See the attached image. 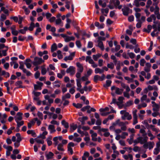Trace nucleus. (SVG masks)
I'll return each instance as SVG.
<instances>
[{"instance_id": "obj_58", "label": "nucleus", "mask_w": 160, "mask_h": 160, "mask_svg": "<svg viewBox=\"0 0 160 160\" xmlns=\"http://www.w3.org/2000/svg\"><path fill=\"white\" fill-rule=\"evenodd\" d=\"M146 62L145 60L144 59H141L140 61V65L142 66H144V63Z\"/></svg>"}, {"instance_id": "obj_64", "label": "nucleus", "mask_w": 160, "mask_h": 160, "mask_svg": "<svg viewBox=\"0 0 160 160\" xmlns=\"http://www.w3.org/2000/svg\"><path fill=\"white\" fill-rule=\"evenodd\" d=\"M45 16L47 19H48L52 16V15L51 13L47 12L45 14Z\"/></svg>"}, {"instance_id": "obj_52", "label": "nucleus", "mask_w": 160, "mask_h": 160, "mask_svg": "<svg viewBox=\"0 0 160 160\" xmlns=\"http://www.w3.org/2000/svg\"><path fill=\"white\" fill-rule=\"evenodd\" d=\"M160 151V149L158 148H155L154 150L153 153L155 155L158 154Z\"/></svg>"}, {"instance_id": "obj_26", "label": "nucleus", "mask_w": 160, "mask_h": 160, "mask_svg": "<svg viewBox=\"0 0 160 160\" xmlns=\"http://www.w3.org/2000/svg\"><path fill=\"white\" fill-rule=\"evenodd\" d=\"M61 123L62 125L64 126L65 128H69L68 123L65 120H62L61 122Z\"/></svg>"}, {"instance_id": "obj_61", "label": "nucleus", "mask_w": 160, "mask_h": 160, "mask_svg": "<svg viewBox=\"0 0 160 160\" xmlns=\"http://www.w3.org/2000/svg\"><path fill=\"white\" fill-rule=\"evenodd\" d=\"M41 30L42 29L40 28H38L36 31V32L35 33V35H37L38 33L41 32Z\"/></svg>"}, {"instance_id": "obj_1", "label": "nucleus", "mask_w": 160, "mask_h": 160, "mask_svg": "<svg viewBox=\"0 0 160 160\" xmlns=\"http://www.w3.org/2000/svg\"><path fill=\"white\" fill-rule=\"evenodd\" d=\"M148 137H139L137 139L133 141V142L135 144L140 143V144H142L146 143L148 139Z\"/></svg>"}, {"instance_id": "obj_34", "label": "nucleus", "mask_w": 160, "mask_h": 160, "mask_svg": "<svg viewBox=\"0 0 160 160\" xmlns=\"http://www.w3.org/2000/svg\"><path fill=\"white\" fill-rule=\"evenodd\" d=\"M35 26L34 23L33 22H32L30 24V26L28 28V30L30 31H32L33 30L34 28L35 27Z\"/></svg>"}, {"instance_id": "obj_48", "label": "nucleus", "mask_w": 160, "mask_h": 160, "mask_svg": "<svg viewBox=\"0 0 160 160\" xmlns=\"http://www.w3.org/2000/svg\"><path fill=\"white\" fill-rule=\"evenodd\" d=\"M109 108L108 107H106L104 108H101L99 109L100 112H104L106 111H108L109 110Z\"/></svg>"}, {"instance_id": "obj_39", "label": "nucleus", "mask_w": 160, "mask_h": 160, "mask_svg": "<svg viewBox=\"0 0 160 160\" xmlns=\"http://www.w3.org/2000/svg\"><path fill=\"white\" fill-rule=\"evenodd\" d=\"M76 81H77V87H78V88H81L82 87V85H81V79H76Z\"/></svg>"}, {"instance_id": "obj_57", "label": "nucleus", "mask_w": 160, "mask_h": 160, "mask_svg": "<svg viewBox=\"0 0 160 160\" xmlns=\"http://www.w3.org/2000/svg\"><path fill=\"white\" fill-rule=\"evenodd\" d=\"M73 140L74 142H79L82 141V138H73Z\"/></svg>"}, {"instance_id": "obj_3", "label": "nucleus", "mask_w": 160, "mask_h": 160, "mask_svg": "<svg viewBox=\"0 0 160 160\" xmlns=\"http://www.w3.org/2000/svg\"><path fill=\"white\" fill-rule=\"evenodd\" d=\"M122 11L123 14L126 16H128L130 12H132L131 10H130L129 8L125 5L123 6V8H122Z\"/></svg>"}, {"instance_id": "obj_21", "label": "nucleus", "mask_w": 160, "mask_h": 160, "mask_svg": "<svg viewBox=\"0 0 160 160\" xmlns=\"http://www.w3.org/2000/svg\"><path fill=\"white\" fill-rule=\"evenodd\" d=\"M98 42V46L102 50H103L104 49V46H103V42L102 41H97Z\"/></svg>"}, {"instance_id": "obj_53", "label": "nucleus", "mask_w": 160, "mask_h": 160, "mask_svg": "<svg viewBox=\"0 0 160 160\" xmlns=\"http://www.w3.org/2000/svg\"><path fill=\"white\" fill-rule=\"evenodd\" d=\"M133 104V101H129L127 102L125 104V106L126 107H129Z\"/></svg>"}, {"instance_id": "obj_8", "label": "nucleus", "mask_w": 160, "mask_h": 160, "mask_svg": "<svg viewBox=\"0 0 160 160\" xmlns=\"http://www.w3.org/2000/svg\"><path fill=\"white\" fill-rule=\"evenodd\" d=\"M37 84H34V88L35 90H41L42 88L41 87L42 86L43 84L42 82H37Z\"/></svg>"}, {"instance_id": "obj_54", "label": "nucleus", "mask_w": 160, "mask_h": 160, "mask_svg": "<svg viewBox=\"0 0 160 160\" xmlns=\"http://www.w3.org/2000/svg\"><path fill=\"white\" fill-rule=\"evenodd\" d=\"M128 54L130 58L132 59L134 58L135 56V54L133 52H128Z\"/></svg>"}, {"instance_id": "obj_16", "label": "nucleus", "mask_w": 160, "mask_h": 160, "mask_svg": "<svg viewBox=\"0 0 160 160\" xmlns=\"http://www.w3.org/2000/svg\"><path fill=\"white\" fill-rule=\"evenodd\" d=\"M152 107L153 111H159L160 106L158 104H156L154 105H152Z\"/></svg>"}, {"instance_id": "obj_20", "label": "nucleus", "mask_w": 160, "mask_h": 160, "mask_svg": "<svg viewBox=\"0 0 160 160\" xmlns=\"http://www.w3.org/2000/svg\"><path fill=\"white\" fill-rule=\"evenodd\" d=\"M45 65H43L41 67V74L42 75H45L47 72V70L45 68Z\"/></svg>"}, {"instance_id": "obj_33", "label": "nucleus", "mask_w": 160, "mask_h": 160, "mask_svg": "<svg viewBox=\"0 0 160 160\" xmlns=\"http://www.w3.org/2000/svg\"><path fill=\"white\" fill-rule=\"evenodd\" d=\"M107 67L108 68L112 69H113L114 67V64L112 62H111L107 64Z\"/></svg>"}, {"instance_id": "obj_35", "label": "nucleus", "mask_w": 160, "mask_h": 160, "mask_svg": "<svg viewBox=\"0 0 160 160\" xmlns=\"http://www.w3.org/2000/svg\"><path fill=\"white\" fill-rule=\"evenodd\" d=\"M27 132L28 134H31L32 136L34 137H36V133L33 130H28L27 131Z\"/></svg>"}, {"instance_id": "obj_47", "label": "nucleus", "mask_w": 160, "mask_h": 160, "mask_svg": "<svg viewBox=\"0 0 160 160\" xmlns=\"http://www.w3.org/2000/svg\"><path fill=\"white\" fill-rule=\"evenodd\" d=\"M2 75H4L5 77L6 78L9 77L10 76L9 73L8 72H6L4 70L2 71Z\"/></svg>"}, {"instance_id": "obj_51", "label": "nucleus", "mask_w": 160, "mask_h": 160, "mask_svg": "<svg viewBox=\"0 0 160 160\" xmlns=\"http://www.w3.org/2000/svg\"><path fill=\"white\" fill-rule=\"evenodd\" d=\"M154 112L152 113V116L154 117H155L158 115H159V111H153Z\"/></svg>"}, {"instance_id": "obj_27", "label": "nucleus", "mask_w": 160, "mask_h": 160, "mask_svg": "<svg viewBox=\"0 0 160 160\" xmlns=\"http://www.w3.org/2000/svg\"><path fill=\"white\" fill-rule=\"evenodd\" d=\"M52 138V137L51 136H49L47 139V142L49 146L51 145L52 144V142L51 140Z\"/></svg>"}, {"instance_id": "obj_13", "label": "nucleus", "mask_w": 160, "mask_h": 160, "mask_svg": "<svg viewBox=\"0 0 160 160\" xmlns=\"http://www.w3.org/2000/svg\"><path fill=\"white\" fill-rule=\"evenodd\" d=\"M159 8L156 6L155 10L154 11V14L157 15V18L158 19H160V14L159 12Z\"/></svg>"}, {"instance_id": "obj_14", "label": "nucleus", "mask_w": 160, "mask_h": 160, "mask_svg": "<svg viewBox=\"0 0 160 160\" xmlns=\"http://www.w3.org/2000/svg\"><path fill=\"white\" fill-rule=\"evenodd\" d=\"M109 3L110 4L113 3L114 6L117 7L119 5L120 2L119 0H110Z\"/></svg>"}, {"instance_id": "obj_22", "label": "nucleus", "mask_w": 160, "mask_h": 160, "mask_svg": "<svg viewBox=\"0 0 160 160\" xmlns=\"http://www.w3.org/2000/svg\"><path fill=\"white\" fill-rule=\"evenodd\" d=\"M71 96V95L68 93H67L64 95H63L62 96V100H65L67 98H70Z\"/></svg>"}, {"instance_id": "obj_42", "label": "nucleus", "mask_w": 160, "mask_h": 160, "mask_svg": "<svg viewBox=\"0 0 160 160\" xmlns=\"http://www.w3.org/2000/svg\"><path fill=\"white\" fill-rule=\"evenodd\" d=\"M23 72L26 73L27 76H30L31 75V73L30 72L28 71L25 68L22 70Z\"/></svg>"}, {"instance_id": "obj_24", "label": "nucleus", "mask_w": 160, "mask_h": 160, "mask_svg": "<svg viewBox=\"0 0 160 160\" xmlns=\"http://www.w3.org/2000/svg\"><path fill=\"white\" fill-rule=\"evenodd\" d=\"M28 30V27H24L23 29H21L19 30V32L22 34H25L26 31H27Z\"/></svg>"}, {"instance_id": "obj_11", "label": "nucleus", "mask_w": 160, "mask_h": 160, "mask_svg": "<svg viewBox=\"0 0 160 160\" xmlns=\"http://www.w3.org/2000/svg\"><path fill=\"white\" fill-rule=\"evenodd\" d=\"M77 66L78 67L77 69L78 72H82L83 70V67L80 63L78 62L76 63Z\"/></svg>"}, {"instance_id": "obj_30", "label": "nucleus", "mask_w": 160, "mask_h": 160, "mask_svg": "<svg viewBox=\"0 0 160 160\" xmlns=\"http://www.w3.org/2000/svg\"><path fill=\"white\" fill-rule=\"evenodd\" d=\"M58 57L59 59H61L63 58V55L62 54V52L60 50H58L57 52Z\"/></svg>"}, {"instance_id": "obj_6", "label": "nucleus", "mask_w": 160, "mask_h": 160, "mask_svg": "<svg viewBox=\"0 0 160 160\" xmlns=\"http://www.w3.org/2000/svg\"><path fill=\"white\" fill-rule=\"evenodd\" d=\"M62 136H59L58 137H55L53 138V140L54 142L53 144L55 145V146H57V145L58 144L59 142L58 140L61 141L62 140Z\"/></svg>"}, {"instance_id": "obj_55", "label": "nucleus", "mask_w": 160, "mask_h": 160, "mask_svg": "<svg viewBox=\"0 0 160 160\" xmlns=\"http://www.w3.org/2000/svg\"><path fill=\"white\" fill-rule=\"evenodd\" d=\"M34 140L35 141L37 142L38 143H41L43 144L44 143V141L43 140L38 139L37 138H35Z\"/></svg>"}, {"instance_id": "obj_62", "label": "nucleus", "mask_w": 160, "mask_h": 160, "mask_svg": "<svg viewBox=\"0 0 160 160\" xmlns=\"http://www.w3.org/2000/svg\"><path fill=\"white\" fill-rule=\"evenodd\" d=\"M71 129H72V132H73L74 130H76L77 128V124L73 125L70 126Z\"/></svg>"}, {"instance_id": "obj_9", "label": "nucleus", "mask_w": 160, "mask_h": 160, "mask_svg": "<svg viewBox=\"0 0 160 160\" xmlns=\"http://www.w3.org/2000/svg\"><path fill=\"white\" fill-rule=\"evenodd\" d=\"M22 113L20 112H18L17 113L16 115L14 117L16 122H18V121L22 120Z\"/></svg>"}, {"instance_id": "obj_63", "label": "nucleus", "mask_w": 160, "mask_h": 160, "mask_svg": "<svg viewBox=\"0 0 160 160\" xmlns=\"http://www.w3.org/2000/svg\"><path fill=\"white\" fill-rule=\"evenodd\" d=\"M147 95L146 94L144 95L141 98V102H143L144 100H146L147 98Z\"/></svg>"}, {"instance_id": "obj_28", "label": "nucleus", "mask_w": 160, "mask_h": 160, "mask_svg": "<svg viewBox=\"0 0 160 160\" xmlns=\"http://www.w3.org/2000/svg\"><path fill=\"white\" fill-rule=\"evenodd\" d=\"M101 55V54L98 53L96 55H93L92 56V58L95 61H97L98 60V58L100 57Z\"/></svg>"}, {"instance_id": "obj_49", "label": "nucleus", "mask_w": 160, "mask_h": 160, "mask_svg": "<svg viewBox=\"0 0 160 160\" xmlns=\"http://www.w3.org/2000/svg\"><path fill=\"white\" fill-rule=\"evenodd\" d=\"M147 0H134V5L135 6H138L139 5L138 2L140 1H142L143 2H145Z\"/></svg>"}, {"instance_id": "obj_15", "label": "nucleus", "mask_w": 160, "mask_h": 160, "mask_svg": "<svg viewBox=\"0 0 160 160\" xmlns=\"http://www.w3.org/2000/svg\"><path fill=\"white\" fill-rule=\"evenodd\" d=\"M149 127L153 131L155 132V134H157L159 130L155 128L154 126L152 125H150Z\"/></svg>"}, {"instance_id": "obj_10", "label": "nucleus", "mask_w": 160, "mask_h": 160, "mask_svg": "<svg viewBox=\"0 0 160 160\" xmlns=\"http://www.w3.org/2000/svg\"><path fill=\"white\" fill-rule=\"evenodd\" d=\"M151 67V64L149 63H146L145 66L144 68V70L146 72H148L150 71V68Z\"/></svg>"}, {"instance_id": "obj_32", "label": "nucleus", "mask_w": 160, "mask_h": 160, "mask_svg": "<svg viewBox=\"0 0 160 160\" xmlns=\"http://www.w3.org/2000/svg\"><path fill=\"white\" fill-rule=\"evenodd\" d=\"M6 18V16L3 14H2L0 18V21L3 22Z\"/></svg>"}, {"instance_id": "obj_45", "label": "nucleus", "mask_w": 160, "mask_h": 160, "mask_svg": "<svg viewBox=\"0 0 160 160\" xmlns=\"http://www.w3.org/2000/svg\"><path fill=\"white\" fill-rule=\"evenodd\" d=\"M90 108V106L89 105H87L85 107H83L81 109L82 111L83 112L85 111L86 110H89V109Z\"/></svg>"}, {"instance_id": "obj_56", "label": "nucleus", "mask_w": 160, "mask_h": 160, "mask_svg": "<svg viewBox=\"0 0 160 160\" xmlns=\"http://www.w3.org/2000/svg\"><path fill=\"white\" fill-rule=\"evenodd\" d=\"M111 58L113 60V62L115 64H116L117 62V60L116 59V57L113 55H111Z\"/></svg>"}, {"instance_id": "obj_19", "label": "nucleus", "mask_w": 160, "mask_h": 160, "mask_svg": "<svg viewBox=\"0 0 160 160\" xmlns=\"http://www.w3.org/2000/svg\"><path fill=\"white\" fill-rule=\"evenodd\" d=\"M57 149L60 151H64V149L63 148V146L60 143L58 144L57 145Z\"/></svg>"}, {"instance_id": "obj_17", "label": "nucleus", "mask_w": 160, "mask_h": 160, "mask_svg": "<svg viewBox=\"0 0 160 160\" xmlns=\"http://www.w3.org/2000/svg\"><path fill=\"white\" fill-rule=\"evenodd\" d=\"M48 129L50 130V133H52L56 131L54 126L52 125H49L48 126Z\"/></svg>"}, {"instance_id": "obj_7", "label": "nucleus", "mask_w": 160, "mask_h": 160, "mask_svg": "<svg viewBox=\"0 0 160 160\" xmlns=\"http://www.w3.org/2000/svg\"><path fill=\"white\" fill-rule=\"evenodd\" d=\"M75 52H73L71 53L70 55L68 56H66L64 57V60L65 61H67V60H72L73 59V58L75 56Z\"/></svg>"}, {"instance_id": "obj_18", "label": "nucleus", "mask_w": 160, "mask_h": 160, "mask_svg": "<svg viewBox=\"0 0 160 160\" xmlns=\"http://www.w3.org/2000/svg\"><path fill=\"white\" fill-rule=\"evenodd\" d=\"M53 153L51 152H49L48 154L46 155V156L48 159L53 158Z\"/></svg>"}, {"instance_id": "obj_31", "label": "nucleus", "mask_w": 160, "mask_h": 160, "mask_svg": "<svg viewBox=\"0 0 160 160\" xmlns=\"http://www.w3.org/2000/svg\"><path fill=\"white\" fill-rule=\"evenodd\" d=\"M97 136V134L96 133H94L92 134V140L94 141H96L97 140V138H96Z\"/></svg>"}, {"instance_id": "obj_40", "label": "nucleus", "mask_w": 160, "mask_h": 160, "mask_svg": "<svg viewBox=\"0 0 160 160\" xmlns=\"http://www.w3.org/2000/svg\"><path fill=\"white\" fill-rule=\"evenodd\" d=\"M100 80V76L98 75L94 76L93 78L94 81L97 83L98 80Z\"/></svg>"}, {"instance_id": "obj_2", "label": "nucleus", "mask_w": 160, "mask_h": 160, "mask_svg": "<svg viewBox=\"0 0 160 160\" xmlns=\"http://www.w3.org/2000/svg\"><path fill=\"white\" fill-rule=\"evenodd\" d=\"M44 62V61L41 58L36 57L34 58V60L32 62V63L35 66H38V65H40Z\"/></svg>"}, {"instance_id": "obj_5", "label": "nucleus", "mask_w": 160, "mask_h": 160, "mask_svg": "<svg viewBox=\"0 0 160 160\" xmlns=\"http://www.w3.org/2000/svg\"><path fill=\"white\" fill-rule=\"evenodd\" d=\"M66 72L69 73L71 75H73L75 73V68L73 66H71L67 69Z\"/></svg>"}, {"instance_id": "obj_44", "label": "nucleus", "mask_w": 160, "mask_h": 160, "mask_svg": "<svg viewBox=\"0 0 160 160\" xmlns=\"http://www.w3.org/2000/svg\"><path fill=\"white\" fill-rule=\"evenodd\" d=\"M47 134H48L47 132L46 131H44L43 132L42 134H41L40 135L39 137L41 138H42V139H44L45 138V136L46 135H47Z\"/></svg>"}, {"instance_id": "obj_43", "label": "nucleus", "mask_w": 160, "mask_h": 160, "mask_svg": "<svg viewBox=\"0 0 160 160\" xmlns=\"http://www.w3.org/2000/svg\"><path fill=\"white\" fill-rule=\"evenodd\" d=\"M137 21L138 22L136 24V27L138 28H140L141 26L142 22L140 20H137Z\"/></svg>"}, {"instance_id": "obj_36", "label": "nucleus", "mask_w": 160, "mask_h": 160, "mask_svg": "<svg viewBox=\"0 0 160 160\" xmlns=\"http://www.w3.org/2000/svg\"><path fill=\"white\" fill-rule=\"evenodd\" d=\"M84 91H90L92 89V87L91 86H89L88 87L86 85H85L83 87Z\"/></svg>"}, {"instance_id": "obj_25", "label": "nucleus", "mask_w": 160, "mask_h": 160, "mask_svg": "<svg viewBox=\"0 0 160 160\" xmlns=\"http://www.w3.org/2000/svg\"><path fill=\"white\" fill-rule=\"evenodd\" d=\"M123 91V90L122 89H120L118 88H116V90H115V93L118 95H121Z\"/></svg>"}, {"instance_id": "obj_38", "label": "nucleus", "mask_w": 160, "mask_h": 160, "mask_svg": "<svg viewBox=\"0 0 160 160\" xmlns=\"http://www.w3.org/2000/svg\"><path fill=\"white\" fill-rule=\"evenodd\" d=\"M112 83V81L109 80H107L106 81V84L103 85L104 87H107L110 86Z\"/></svg>"}, {"instance_id": "obj_46", "label": "nucleus", "mask_w": 160, "mask_h": 160, "mask_svg": "<svg viewBox=\"0 0 160 160\" xmlns=\"http://www.w3.org/2000/svg\"><path fill=\"white\" fill-rule=\"evenodd\" d=\"M16 136L17 137V139L16 141L18 142H21L22 140L20 134L19 133H17L16 135Z\"/></svg>"}, {"instance_id": "obj_23", "label": "nucleus", "mask_w": 160, "mask_h": 160, "mask_svg": "<svg viewBox=\"0 0 160 160\" xmlns=\"http://www.w3.org/2000/svg\"><path fill=\"white\" fill-rule=\"evenodd\" d=\"M95 72L96 74H101L104 72L103 70L99 68H96L95 69Z\"/></svg>"}, {"instance_id": "obj_41", "label": "nucleus", "mask_w": 160, "mask_h": 160, "mask_svg": "<svg viewBox=\"0 0 160 160\" xmlns=\"http://www.w3.org/2000/svg\"><path fill=\"white\" fill-rule=\"evenodd\" d=\"M128 134L127 132H123L121 135V138L122 139H125L126 138V136H128Z\"/></svg>"}, {"instance_id": "obj_60", "label": "nucleus", "mask_w": 160, "mask_h": 160, "mask_svg": "<svg viewBox=\"0 0 160 160\" xmlns=\"http://www.w3.org/2000/svg\"><path fill=\"white\" fill-rule=\"evenodd\" d=\"M153 2H154L153 5L155 6V8H156V6L158 7V4L159 3V0H152Z\"/></svg>"}, {"instance_id": "obj_50", "label": "nucleus", "mask_w": 160, "mask_h": 160, "mask_svg": "<svg viewBox=\"0 0 160 160\" xmlns=\"http://www.w3.org/2000/svg\"><path fill=\"white\" fill-rule=\"evenodd\" d=\"M17 123V128H19L21 126H22L24 124L23 121H21L20 122H16Z\"/></svg>"}, {"instance_id": "obj_59", "label": "nucleus", "mask_w": 160, "mask_h": 160, "mask_svg": "<svg viewBox=\"0 0 160 160\" xmlns=\"http://www.w3.org/2000/svg\"><path fill=\"white\" fill-rule=\"evenodd\" d=\"M19 64H20V66L19 67V68L20 69H22V70H23V69H24V64L23 62H19Z\"/></svg>"}, {"instance_id": "obj_37", "label": "nucleus", "mask_w": 160, "mask_h": 160, "mask_svg": "<svg viewBox=\"0 0 160 160\" xmlns=\"http://www.w3.org/2000/svg\"><path fill=\"white\" fill-rule=\"evenodd\" d=\"M72 105L76 108H81L82 106V104L79 103L76 104L74 103H73Z\"/></svg>"}, {"instance_id": "obj_4", "label": "nucleus", "mask_w": 160, "mask_h": 160, "mask_svg": "<svg viewBox=\"0 0 160 160\" xmlns=\"http://www.w3.org/2000/svg\"><path fill=\"white\" fill-rule=\"evenodd\" d=\"M155 145L154 143L152 142H146L143 145V147L144 148H149V149H151L153 148Z\"/></svg>"}, {"instance_id": "obj_29", "label": "nucleus", "mask_w": 160, "mask_h": 160, "mask_svg": "<svg viewBox=\"0 0 160 160\" xmlns=\"http://www.w3.org/2000/svg\"><path fill=\"white\" fill-rule=\"evenodd\" d=\"M57 49V46L56 43L53 44L51 47V51L53 52Z\"/></svg>"}, {"instance_id": "obj_12", "label": "nucleus", "mask_w": 160, "mask_h": 160, "mask_svg": "<svg viewBox=\"0 0 160 160\" xmlns=\"http://www.w3.org/2000/svg\"><path fill=\"white\" fill-rule=\"evenodd\" d=\"M44 98L45 100H48L49 103L48 105L50 106L51 104L53 102V100L50 98V96L48 95H46L44 96Z\"/></svg>"}]
</instances>
